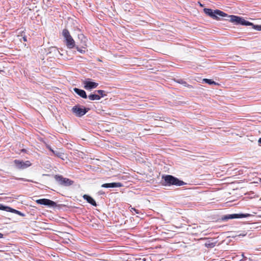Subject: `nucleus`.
<instances>
[{"label": "nucleus", "instance_id": "f257e3e1", "mask_svg": "<svg viewBox=\"0 0 261 261\" xmlns=\"http://www.w3.org/2000/svg\"><path fill=\"white\" fill-rule=\"evenodd\" d=\"M230 21L235 25H241L243 26H252V28L257 31H261V25L254 24L253 23L245 20L242 17L230 15Z\"/></svg>", "mask_w": 261, "mask_h": 261}, {"label": "nucleus", "instance_id": "f03ea898", "mask_svg": "<svg viewBox=\"0 0 261 261\" xmlns=\"http://www.w3.org/2000/svg\"><path fill=\"white\" fill-rule=\"evenodd\" d=\"M162 179V185L165 186H181L187 184L184 181L171 175H163Z\"/></svg>", "mask_w": 261, "mask_h": 261}, {"label": "nucleus", "instance_id": "7ed1b4c3", "mask_svg": "<svg viewBox=\"0 0 261 261\" xmlns=\"http://www.w3.org/2000/svg\"><path fill=\"white\" fill-rule=\"evenodd\" d=\"M204 13L207 16L215 20H219L220 17H229L227 13L219 9L213 10L210 8H205L203 9Z\"/></svg>", "mask_w": 261, "mask_h": 261}, {"label": "nucleus", "instance_id": "20e7f679", "mask_svg": "<svg viewBox=\"0 0 261 261\" xmlns=\"http://www.w3.org/2000/svg\"><path fill=\"white\" fill-rule=\"evenodd\" d=\"M62 36L64 39V42L68 49H72L75 47V41L67 29H63L62 31Z\"/></svg>", "mask_w": 261, "mask_h": 261}, {"label": "nucleus", "instance_id": "39448f33", "mask_svg": "<svg viewBox=\"0 0 261 261\" xmlns=\"http://www.w3.org/2000/svg\"><path fill=\"white\" fill-rule=\"evenodd\" d=\"M54 178L57 184L61 187H69L74 184L73 180L64 177L62 175L56 174L54 176Z\"/></svg>", "mask_w": 261, "mask_h": 261}, {"label": "nucleus", "instance_id": "423d86ee", "mask_svg": "<svg viewBox=\"0 0 261 261\" xmlns=\"http://www.w3.org/2000/svg\"><path fill=\"white\" fill-rule=\"evenodd\" d=\"M89 110L90 108L77 104L72 107L71 112L76 117H82Z\"/></svg>", "mask_w": 261, "mask_h": 261}, {"label": "nucleus", "instance_id": "0eeeda50", "mask_svg": "<svg viewBox=\"0 0 261 261\" xmlns=\"http://www.w3.org/2000/svg\"><path fill=\"white\" fill-rule=\"evenodd\" d=\"M251 216V215L249 214L244 213L228 214L223 216L221 218V220L223 221H227L229 219H241L244 218H247Z\"/></svg>", "mask_w": 261, "mask_h": 261}, {"label": "nucleus", "instance_id": "6e6552de", "mask_svg": "<svg viewBox=\"0 0 261 261\" xmlns=\"http://www.w3.org/2000/svg\"><path fill=\"white\" fill-rule=\"evenodd\" d=\"M13 162L16 168L19 170L26 169L32 165L29 161H23L22 160H15Z\"/></svg>", "mask_w": 261, "mask_h": 261}, {"label": "nucleus", "instance_id": "1a4fd4ad", "mask_svg": "<svg viewBox=\"0 0 261 261\" xmlns=\"http://www.w3.org/2000/svg\"><path fill=\"white\" fill-rule=\"evenodd\" d=\"M84 88L87 90L95 89L98 86V83L92 81V79L88 78L83 82Z\"/></svg>", "mask_w": 261, "mask_h": 261}, {"label": "nucleus", "instance_id": "9d476101", "mask_svg": "<svg viewBox=\"0 0 261 261\" xmlns=\"http://www.w3.org/2000/svg\"><path fill=\"white\" fill-rule=\"evenodd\" d=\"M36 202L39 204L47 206L49 207H55L57 205L56 202L46 198L37 199Z\"/></svg>", "mask_w": 261, "mask_h": 261}, {"label": "nucleus", "instance_id": "9b49d317", "mask_svg": "<svg viewBox=\"0 0 261 261\" xmlns=\"http://www.w3.org/2000/svg\"><path fill=\"white\" fill-rule=\"evenodd\" d=\"M123 186V184L121 182H111V183H106L101 185V187L105 188H119Z\"/></svg>", "mask_w": 261, "mask_h": 261}, {"label": "nucleus", "instance_id": "f8f14e48", "mask_svg": "<svg viewBox=\"0 0 261 261\" xmlns=\"http://www.w3.org/2000/svg\"><path fill=\"white\" fill-rule=\"evenodd\" d=\"M73 91L81 97L86 99L88 98V95L86 91L83 89H79L77 88H74L73 89Z\"/></svg>", "mask_w": 261, "mask_h": 261}, {"label": "nucleus", "instance_id": "ddd939ff", "mask_svg": "<svg viewBox=\"0 0 261 261\" xmlns=\"http://www.w3.org/2000/svg\"><path fill=\"white\" fill-rule=\"evenodd\" d=\"M84 200H85L88 203H90L93 206H96L97 203L95 200L90 195L87 194H84L83 196Z\"/></svg>", "mask_w": 261, "mask_h": 261}, {"label": "nucleus", "instance_id": "4468645a", "mask_svg": "<svg viewBox=\"0 0 261 261\" xmlns=\"http://www.w3.org/2000/svg\"><path fill=\"white\" fill-rule=\"evenodd\" d=\"M88 98L89 100L93 101V100H100V97L98 95L96 90L94 92L91 93L89 95H88Z\"/></svg>", "mask_w": 261, "mask_h": 261}, {"label": "nucleus", "instance_id": "2eb2a0df", "mask_svg": "<svg viewBox=\"0 0 261 261\" xmlns=\"http://www.w3.org/2000/svg\"><path fill=\"white\" fill-rule=\"evenodd\" d=\"M6 211L8 212H11L12 213H14V214H17L20 216H22V217L25 216V215L23 213H22V212H21L20 211H19L15 209H14L11 207L8 206H7Z\"/></svg>", "mask_w": 261, "mask_h": 261}, {"label": "nucleus", "instance_id": "dca6fc26", "mask_svg": "<svg viewBox=\"0 0 261 261\" xmlns=\"http://www.w3.org/2000/svg\"><path fill=\"white\" fill-rule=\"evenodd\" d=\"M174 81L178 84L182 85L184 86L188 87L189 88H192L193 87L192 85L188 84L186 81L182 79H174Z\"/></svg>", "mask_w": 261, "mask_h": 261}, {"label": "nucleus", "instance_id": "f3484780", "mask_svg": "<svg viewBox=\"0 0 261 261\" xmlns=\"http://www.w3.org/2000/svg\"><path fill=\"white\" fill-rule=\"evenodd\" d=\"M98 95L100 97V99L107 96V93L105 91L102 90H96Z\"/></svg>", "mask_w": 261, "mask_h": 261}, {"label": "nucleus", "instance_id": "a211bd4d", "mask_svg": "<svg viewBox=\"0 0 261 261\" xmlns=\"http://www.w3.org/2000/svg\"><path fill=\"white\" fill-rule=\"evenodd\" d=\"M203 81L205 83L208 84V85H218V83H217L216 82H215V81H213L212 80H211V79H204L203 80Z\"/></svg>", "mask_w": 261, "mask_h": 261}, {"label": "nucleus", "instance_id": "6ab92c4d", "mask_svg": "<svg viewBox=\"0 0 261 261\" xmlns=\"http://www.w3.org/2000/svg\"><path fill=\"white\" fill-rule=\"evenodd\" d=\"M53 154L55 156H56L60 159H63V156L64 155L63 153L59 151L58 150H55L54 151H53Z\"/></svg>", "mask_w": 261, "mask_h": 261}, {"label": "nucleus", "instance_id": "aec40b11", "mask_svg": "<svg viewBox=\"0 0 261 261\" xmlns=\"http://www.w3.org/2000/svg\"><path fill=\"white\" fill-rule=\"evenodd\" d=\"M216 244V242L212 243V242H207L205 243V246L207 248H214Z\"/></svg>", "mask_w": 261, "mask_h": 261}, {"label": "nucleus", "instance_id": "412c9836", "mask_svg": "<svg viewBox=\"0 0 261 261\" xmlns=\"http://www.w3.org/2000/svg\"><path fill=\"white\" fill-rule=\"evenodd\" d=\"M15 179H16V180L23 181H29V182H34L32 180L28 179H26V178H24L17 177V178H15Z\"/></svg>", "mask_w": 261, "mask_h": 261}, {"label": "nucleus", "instance_id": "4be33fe9", "mask_svg": "<svg viewBox=\"0 0 261 261\" xmlns=\"http://www.w3.org/2000/svg\"><path fill=\"white\" fill-rule=\"evenodd\" d=\"M74 48H76L77 50L81 54H84L85 53V50H84V49L79 47L75 45V47Z\"/></svg>", "mask_w": 261, "mask_h": 261}, {"label": "nucleus", "instance_id": "5701e85b", "mask_svg": "<svg viewBox=\"0 0 261 261\" xmlns=\"http://www.w3.org/2000/svg\"><path fill=\"white\" fill-rule=\"evenodd\" d=\"M7 207V206L0 203V210L6 211Z\"/></svg>", "mask_w": 261, "mask_h": 261}, {"label": "nucleus", "instance_id": "b1692460", "mask_svg": "<svg viewBox=\"0 0 261 261\" xmlns=\"http://www.w3.org/2000/svg\"><path fill=\"white\" fill-rule=\"evenodd\" d=\"M132 212L134 211L135 212L136 214H140V212L139 210H137L135 208L133 207V208H132V210H131Z\"/></svg>", "mask_w": 261, "mask_h": 261}, {"label": "nucleus", "instance_id": "393cba45", "mask_svg": "<svg viewBox=\"0 0 261 261\" xmlns=\"http://www.w3.org/2000/svg\"><path fill=\"white\" fill-rule=\"evenodd\" d=\"M242 256L243 257V259H241L240 261H245L247 260V257L245 256L244 253H242Z\"/></svg>", "mask_w": 261, "mask_h": 261}, {"label": "nucleus", "instance_id": "a878e982", "mask_svg": "<svg viewBox=\"0 0 261 261\" xmlns=\"http://www.w3.org/2000/svg\"><path fill=\"white\" fill-rule=\"evenodd\" d=\"M47 148H48V149L50 151H51L53 153V151H55V150H53V149L51 148V147L50 146H47Z\"/></svg>", "mask_w": 261, "mask_h": 261}, {"label": "nucleus", "instance_id": "bb28decb", "mask_svg": "<svg viewBox=\"0 0 261 261\" xmlns=\"http://www.w3.org/2000/svg\"><path fill=\"white\" fill-rule=\"evenodd\" d=\"M21 152H27V150L25 149H21Z\"/></svg>", "mask_w": 261, "mask_h": 261}, {"label": "nucleus", "instance_id": "cd10ccee", "mask_svg": "<svg viewBox=\"0 0 261 261\" xmlns=\"http://www.w3.org/2000/svg\"><path fill=\"white\" fill-rule=\"evenodd\" d=\"M22 39H23V40L24 41H27V37H25V36L23 37Z\"/></svg>", "mask_w": 261, "mask_h": 261}, {"label": "nucleus", "instance_id": "c85d7f7f", "mask_svg": "<svg viewBox=\"0 0 261 261\" xmlns=\"http://www.w3.org/2000/svg\"><path fill=\"white\" fill-rule=\"evenodd\" d=\"M258 144L261 145V138H259L258 140Z\"/></svg>", "mask_w": 261, "mask_h": 261}, {"label": "nucleus", "instance_id": "c756f323", "mask_svg": "<svg viewBox=\"0 0 261 261\" xmlns=\"http://www.w3.org/2000/svg\"><path fill=\"white\" fill-rule=\"evenodd\" d=\"M4 237V234L0 232V239L3 238Z\"/></svg>", "mask_w": 261, "mask_h": 261}, {"label": "nucleus", "instance_id": "7c9ffc66", "mask_svg": "<svg viewBox=\"0 0 261 261\" xmlns=\"http://www.w3.org/2000/svg\"><path fill=\"white\" fill-rule=\"evenodd\" d=\"M239 236H246V234H240Z\"/></svg>", "mask_w": 261, "mask_h": 261}, {"label": "nucleus", "instance_id": "2f4dec72", "mask_svg": "<svg viewBox=\"0 0 261 261\" xmlns=\"http://www.w3.org/2000/svg\"><path fill=\"white\" fill-rule=\"evenodd\" d=\"M260 182H261V178H260Z\"/></svg>", "mask_w": 261, "mask_h": 261}]
</instances>
